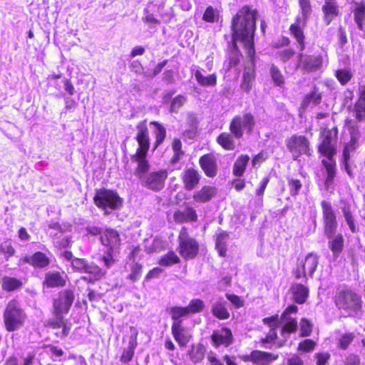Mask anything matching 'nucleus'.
Here are the masks:
<instances>
[{
  "mask_svg": "<svg viewBox=\"0 0 365 365\" xmlns=\"http://www.w3.org/2000/svg\"><path fill=\"white\" fill-rule=\"evenodd\" d=\"M258 10L252 4L242 6L232 16L230 24L232 43L235 50L239 51L237 43L242 45L251 66L245 67L240 88L249 93L256 81L255 42Z\"/></svg>",
  "mask_w": 365,
  "mask_h": 365,
  "instance_id": "1",
  "label": "nucleus"
},
{
  "mask_svg": "<svg viewBox=\"0 0 365 365\" xmlns=\"http://www.w3.org/2000/svg\"><path fill=\"white\" fill-rule=\"evenodd\" d=\"M136 130L135 140L138 147L135 153L130 155L131 161L136 163L134 175L138 178L143 187L154 192H159L165 187L168 171L166 169H160L148 173L150 167L147 159L150 147V138L147 119L139 121L136 124Z\"/></svg>",
  "mask_w": 365,
  "mask_h": 365,
  "instance_id": "2",
  "label": "nucleus"
},
{
  "mask_svg": "<svg viewBox=\"0 0 365 365\" xmlns=\"http://www.w3.org/2000/svg\"><path fill=\"white\" fill-rule=\"evenodd\" d=\"M75 292L71 289H65L59 291L52 299L51 313L53 317L46 321L44 326L48 329H61L60 334L56 333V336L67 337L71 330V324L64 318V315L69 313L75 301Z\"/></svg>",
  "mask_w": 365,
  "mask_h": 365,
  "instance_id": "3",
  "label": "nucleus"
},
{
  "mask_svg": "<svg viewBox=\"0 0 365 365\" xmlns=\"http://www.w3.org/2000/svg\"><path fill=\"white\" fill-rule=\"evenodd\" d=\"M26 319V312L19 300H9L3 312V322L6 331L13 332L19 330L24 325Z\"/></svg>",
  "mask_w": 365,
  "mask_h": 365,
  "instance_id": "4",
  "label": "nucleus"
},
{
  "mask_svg": "<svg viewBox=\"0 0 365 365\" xmlns=\"http://www.w3.org/2000/svg\"><path fill=\"white\" fill-rule=\"evenodd\" d=\"M334 304L339 310H343L347 317H353L361 311L362 300L359 294L351 289L346 288L337 292Z\"/></svg>",
  "mask_w": 365,
  "mask_h": 365,
  "instance_id": "5",
  "label": "nucleus"
},
{
  "mask_svg": "<svg viewBox=\"0 0 365 365\" xmlns=\"http://www.w3.org/2000/svg\"><path fill=\"white\" fill-rule=\"evenodd\" d=\"M178 252L185 260L196 258L200 252L199 242L190 235L189 229L182 226L178 236Z\"/></svg>",
  "mask_w": 365,
  "mask_h": 365,
  "instance_id": "6",
  "label": "nucleus"
},
{
  "mask_svg": "<svg viewBox=\"0 0 365 365\" xmlns=\"http://www.w3.org/2000/svg\"><path fill=\"white\" fill-rule=\"evenodd\" d=\"M338 128L336 126L332 128H322L319 133V143L317 145V151L321 156L324 158H334L336 154V143L338 140Z\"/></svg>",
  "mask_w": 365,
  "mask_h": 365,
  "instance_id": "7",
  "label": "nucleus"
},
{
  "mask_svg": "<svg viewBox=\"0 0 365 365\" xmlns=\"http://www.w3.org/2000/svg\"><path fill=\"white\" fill-rule=\"evenodd\" d=\"M93 202L98 208L103 210H115L123 206V200L115 190L99 188L96 190Z\"/></svg>",
  "mask_w": 365,
  "mask_h": 365,
  "instance_id": "8",
  "label": "nucleus"
},
{
  "mask_svg": "<svg viewBox=\"0 0 365 365\" xmlns=\"http://www.w3.org/2000/svg\"><path fill=\"white\" fill-rule=\"evenodd\" d=\"M285 145L294 160H299L302 155L311 156L312 148L309 138L300 134H293L285 140Z\"/></svg>",
  "mask_w": 365,
  "mask_h": 365,
  "instance_id": "9",
  "label": "nucleus"
},
{
  "mask_svg": "<svg viewBox=\"0 0 365 365\" xmlns=\"http://www.w3.org/2000/svg\"><path fill=\"white\" fill-rule=\"evenodd\" d=\"M256 120L254 115L250 113H244L242 115H235L230 122L229 130L236 136V139L243 137L245 132L251 134L255 130Z\"/></svg>",
  "mask_w": 365,
  "mask_h": 365,
  "instance_id": "10",
  "label": "nucleus"
},
{
  "mask_svg": "<svg viewBox=\"0 0 365 365\" xmlns=\"http://www.w3.org/2000/svg\"><path fill=\"white\" fill-rule=\"evenodd\" d=\"M323 66V56L321 53L305 54L300 51L297 54V68L305 73H314Z\"/></svg>",
  "mask_w": 365,
  "mask_h": 365,
  "instance_id": "11",
  "label": "nucleus"
},
{
  "mask_svg": "<svg viewBox=\"0 0 365 365\" xmlns=\"http://www.w3.org/2000/svg\"><path fill=\"white\" fill-rule=\"evenodd\" d=\"M322 212V222L325 236H331L336 232L338 222L336 214L331 202L322 200L320 203Z\"/></svg>",
  "mask_w": 365,
  "mask_h": 365,
  "instance_id": "12",
  "label": "nucleus"
},
{
  "mask_svg": "<svg viewBox=\"0 0 365 365\" xmlns=\"http://www.w3.org/2000/svg\"><path fill=\"white\" fill-rule=\"evenodd\" d=\"M308 22H304L299 16L294 19L289 27V31L292 38L299 45V51H304L306 48V36L304 29Z\"/></svg>",
  "mask_w": 365,
  "mask_h": 365,
  "instance_id": "13",
  "label": "nucleus"
},
{
  "mask_svg": "<svg viewBox=\"0 0 365 365\" xmlns=\"http://www.w3.org/2000/svg\"><path fill=\"white\" fill-rule=\"evenodd\" d=\"M21 264H27L36 269H43L51 264L50 257L43 252L36 251L20 259Z\"/></svg>",
  "mask_w": 365,
  "mask_h": 365,
  "instance_id": "14",
  "label": "nucleus"
},
{
  "mask_svg": "<svg viewBox=\"0 0 365 365\" xmlns=\"http://www.w3.org/2000/svg\"><path fill=\"white\" fill-rule=\"evenodd\" d=\"M199 165L205 175L213 178L217 175L218 165L214 153H209L202 155L199 158Z\"/></svg>",
  "mask_w": 365,
  "mask_h": 365,
  "instance_id": "15",
  "label": "nucleus"
},
{
  "mask_svg": "<svg viewBox=\"0 0 365 365\" xmlns=\"http://www.w3.org/2000/svg\"><path fill=\"white\" fill-rule=\"evenodd\" d=\"M67 276L63 271H48L45 273L44 279L42 282L43 287L48 289L61 288L66 285Z\"/></svg>",
  "mask_w": 365,
  "mask_h": 365,
  "instance_id": "16",
  "label": "nucleus"
},
{
  "mask_svg": "<svg viewBox=\"0 0 365 365\" xmlns=\"http://www.w3.org/2000/svg\"><path fill=\"white\" fill-rule=\"evenodd\" d=\"M213 347L218 348L230 346L234 342V337L231 329L224 327L220 331H214L210 336Z\"/></svg>",
  "mask_w": 365,
  "mask_h": 365,
  "instance_id": "17",
  "label": "nucleus"
},
{
  "mask_svg": "<svg viewBox=\"0 0 365 365\" xmlns=\"http://www.w3.org/2000/svg\"><path fill=\"white\" fill-rule=\"evenodd\" d=\"M183 187L186 190H194L200 183L201 175L195 167L186 168L180 175Z\"/></svg>",
  "mask_w": 365,
  "mask_h": 365,
  "instance_id": "18",
  "label": "nucleus"
},
{
  "mask_svg": "<svg viewBox=\"0 0 365 365\" xmlns=\"http://www.w3.org/2000/svg\"><path fill=\"white\" fill-rule=\"evenodd\" d=\"M101 244L108 247V250H114L119 248L121 240L119 232L113 228L107 227L100 236Z\"/></svg>",
  "mask_w": 365,
  "mask_h": 365,
  "instance_id": "19",
  "label": "nucleus"
},
{
  "mask_svg": "<svg viewBox=\"0 0 365 365\" xmlns=\"http://www.w3.org/2000/svg\"><path fill=\"white\" fill-rule=\"evenodd\" d=\"M171 334L180 348L187 346L192 336L183 324H171Z\"/></svg>",
  "mask_w": 365,
  "mask_h": 365,
  "instance_id": "20",
  "label": "nucleus"
},
{
  "mask_svg": "<svg viewBox=\"0 0 365 365\" xmlns=\"http://www.w3.org/2000/svg\"><path fill=\"white\" fill-rule=\"evenodd\" d=\"M185 209L177 210L173 213V220L177 224L195 222L198 220L196 210L192 206L185 203Z\"/></svg>",
  "mask_w": 365,
  "mask_h": 365,
  "instance_id": "21",
  "label": "nucleus"
},
{
  "mask_svg": "<svg viewBox=\"0 0 365 365\" xmlns=\"http://www.w3.org/2000/svg\"><path fill=\"white\" fill-rule=\"evenodd\" d=\"M357 95L353 106V114L356 121L365 122V83L359 85Z\"/></svg>",
  "mask_w": 365,
  "mask_h": 365,
  "instance_id": "22",
  "label": "nucleus"
},
{
  "mask_svg": "<svg viewBox=\"0 0 365 365\" xmlns=\"http://www.w3.org/2000/svg\"><path fill=\"white\" fill-rule=\"evenodd\" d=\"M322 11L323 21L326 25H329L334 19L341 14L337 0H324Z\"/></svg>",
  "mask_w": 365,
  "mask_h": 365,
  "instance_id": "23",
  "label": "nucleus"
},
{
  "mask_svg": "<svg viewBox=\"0 0 365 365\" xmlns=\"http://www.w3.org/2000/svg\"><path fill=\"white\" fill-rule=\"evenodd\" d=\"M217 187L211 185H204L200 190L193 192L192 199L195 203L204 204L212 200L217 195Z\"/></svg>",
  "mask_w": 365,
  "mask_h": 365,
  "instance_id": "24",
  "label": "nucleus"
},
{
  "mask_svg": "<svg viewBox=\"0 0 365 365\" xmlns=\"http://www.w3.org/2000/svg\"><path fill=\"white\" fill-rule=\"evenodd\" d=\"M322 164L325 169L327 175L324 186L328 189L334 183L336 175V161L334 158H326V159L322 160Z\"/></svg>",
  "mask_w": 365,
  "mask_h": 365,
  "instance_id": "25",
  "label": "nucleus"
},
{
  "mask_svg": "<svg viewBox=\"0 0 365 365\" xmlns=\"http://www.w3.org/2000/svg\"><path fill=\"white\" fill-rule=\"evenodd\" d=\"M329 240L328 247L334 257H338L344 249V238L341 233L334 232L331 236H326Z\"/></svg>",
  "mask_w": 365,
  "mask_h": 365,
  "instance_id": "26",
  "label": "nucleus"
},
{
  "mask_svg": "<svg viewBox=\"0 0 365 365\" xmlns=\"http://www.w3.org/2000/svg\"><path fill=\"white\" fill-rule=\"evenodd\" d=\"M290 291L292 296V300L298 304H304L309 297V289L307 286L302 284H292L290 287Z\"/></svg>",
  "mask_w": 365,
  "mask_h": 365,
  "instance_id": "27",
  "label": "nucleus"
},
{
  "mask_svg": "<svg viewBox=\"0 0 365 365\" xmlns=\"http://www.w3.org/2000/svg\"><path fill=\"white\" fill-rule=\"evenodd\" d=\"M297 262L305 270L308 276L312 277L318 266L319 257L316 254L309 253L305 257L298 259Z\"/></svg>",
  "mask_w": 365,
  "mask_h": 365,
  "instance_id": "28",
  "label": "nucleus"
},
{
  "mask_svg": "<svg viewBox=\"0 0 365 365\" xmlns=\"http://www.w3.org/2000/svg\"><path fill=\"white\" fill-rule=\"evenodd\" d=\"M236 136L230 132H222L216 138V143L225 150L232 151L236 148Z\"/></svg>",
  "mask_w": 365,
  "mask_h": 365,
  "instance_id": "29",
  "label": "nucleus"
},
{
  "mask_svg": "<svg viewBox=\"0 0 365 365\" xmlns=\"http://www.w3.org/2000/svg\"><path fill=\"white\" fill-rule=\"evenodd\" d=\"M354 8L352 11L354 21L357 29L364 31L365 30V1H361L355 2Z\"/></svg>",
  "mask_w": 365,
  "mask_h": 365,
  "instance_id": "30",
  "label": "nucleus"
},
{
  "mask_svg": "<svg viewBox=\"0 0 365 365\" xmlns=\"http://www.w3.org/2000/svg\"><path fill=\"white\" fill-rule=\"evenodd\" d=\"M341 202V210L349 228L353 234L358 232L359 228L356 226L351 205L346 201Z\"/></svg>",
  "mask_w": 365,
  "mask_h": 365,
  "instance_id": "31",
  "label": "nucleus"
},
{
  "mask_svg": "<svg viewBox=\"0 0 365 365\" xmlns=\"http://www.w3.org/2000/svg\"><path fill=\"white\" fill-rule=\"evenodd\" d=\"M205 354L206 347L202 343L192 344L187 351L190 360L195 364L202 362L205 359Z\"/></svg>",
  "mask_w": 365,
  "mask_h": 365,
  "instance_id": "32",
  "label": "nucleus"
},
{
  "mask_svg": "<svg viewBox=\"0 0 365 365\" xmlns=\"http://www.w3.org/2000/svg\"><path fill=\"white\" fill-rule=\"evenodd\" d=\"M278 358V354L261 350H254L255 365H269L273 361L277 360Z\"/></svg>",
  "mask_w": 365,
  "mask_h": 365,
  "instance_id": "33",
  "label": "nucleus"
},
{
  "mask_svg": "<svg viewBox=\"0 0 365 365\" xmlns=\"http://www.w3.org/2000/svg\"><path fill=\"white\" fill-rule=\"evenodd\" d=\"M250 160V156L247 154H241L239 155L233 164V176L236 178H241L245 173Z\"/></svg>",
  "mask_w": 365,
  "mask_h": 365,
  "instance_id": "34",
  "label": "nucleus"
},
{
  "mask_svg": "<svg viewBox=\"0 0 365 365\" xmlns=\"http://www.w3.org/2000/svg\"><path fill=\"white\" fill-rule=\"evenodd\" d=\"M168 313L173 320L172 324H183L182 318L189 317L186 307L173 306L168 309Z\"/></svg>",
  "mask_w": 365,
  "mask_h": 365,
  "instance_id": "35",
  "label": "nucleus"
},
{
  "mask_svg": "<svg viewBox=\"0 0 365 365\" xmlns=\"http://www.w3.org/2000/svg\"><path fill=\"white\" fill-rule=\"evenodd\" d=\"M22 287L23 282L19 279L9 276H4L1 278V289L4 292H12Z\"/></svg>",
  "mask_w": 365,
  "mask_h": 365,
  "instance_id": "36",
  "label": "nucleus"
},
{
  "mask_svg": "<svg viewBox=\"0 0 365 365\" xmlns=\"http://www.w3.org/2000/svg\"><path fill=\"white\" fill-rule=\"evenodd\" d=\"M322 99V93L319 91V88L314 86L312 90L304 97L301 107L302 109L305 110L311 103H313L314 105H319L321 103Z\"/></svg>",
  "mask_w": 365,
  "mask_h": 365,
  "instance_id": "37",
  "label": "nucleus"
},
{
  "mask_svg": "<svg viewBox=\"0 0 365 365\" xmlns=\"http://www.w3.org/2000/svg\"><path fill=\"white\" fill-rule=\"evenodd\" d=\"M150 125L155 127L156 130L154 132V143L153 150L155 151L165 141L166 138V129L158 121L153 120L150 122Z\"/></svg>",
  "mask_w": 365,
  "mask_h": 365,
  "instance_id": "38",
  "label": "nucleus"
},
{
  "mask_svg": "<svg viewBox=\"0 0 365 365\" xmlns=\"http://www.w3.org/2000/svg\"><path fill=\"white\" fill-rule=\"evenodd\" d=\"M137 335L138 333L135 331V335L132 336L129 340L128 348L125 349L120 355V361L123 364H128L132 361L135 354V349L138 345Z\"/></svg>",
  "mask_w": 365,
  "mask_h": 365,
  "instance_id": "39",
  "label": "nucleus"
},
{
  "mask_svg": "<svg viewBox=\"0 0 365 365\" xmlns=\"http://www.w3.org/2000/svg\"><path fill=\"white\" fill-rule=\"evenodd\" d=\"M194 75L197 83L202 87L215 86L217 85V76L216 73L204 76L201 71L197 68L194 71Z\"/></svg>",
  "mask_w": 365,
  "mask_h": 365,
  "instance_id": "40",
  "label": "nucleus"
},
{
  "mask_svg": "<svg viewBox=\"0 0 365 365\" xmlns=\"http://www.w3.org/2000/svg\"><path fill=\"white\" fill-rule=\"evenodd\" d=\"M334 77L342 86L347 85L354 78V73L351 68H338L334 71Z\"/></svg>",
  "mask_w": 365,
  "mask_h": 365,
  "instance_id": "41",
  "label": "nucleus"
},
{
  "mask_svg": "<svg viewBox=\"0 0 365 365\" xmlns=\"http://www.w3.org/2000/svg\"><path fill=\"white\" fill-rule=\"evenodd\" d=\"M269 75L273 84L279 88H283L285 84V78L282 71L274 63H272L269 66Z\"/></svg>",
  "mask_w": 365,
  "mask_h": 365,
  "instance_id": "42",
  "label": "nucleus"
},
{
  "mask_svg": "<svg viewBox=\"0 0 365 365\" xmlns=\"http://www.w3.org/2000/svg\"><path fill=\"white\" fill-rule=\"evenodd\" d=\"M212 315L220 320L228 319L230 317V312L227 310L225 304L220 302L213 303L211 308Z\"/></svg>",
  "mask_w": 365,
  "mask_h": 365,
  "instance_id": "43",
  "label": "nucleus"
},
{
  "mask_svg": "<svg viewBox=\"0 0 365 365\" xmlns=\"http://www.w3.org/2000/svg\"><path fill=\"white\" fill-rule=\"evenodd\" d=\"M229 237V232L222 231L217 235L215 239V249L217 250L220 257H225L227 255V244L226 240Z\"/></svg>",
  "mask_w": 365,
  "mask_h": 365,
  "instance_id": "44",
  "label": "nucleus"
},
{
  "mask_svg": "<svg viewBox=\"0 0 365 365\" xmlns=\"http://www.w3.org/2000/svg\"><path fill=\"white\" fill-rule=\"evenodd\" d=\"M180 257L173 250H169L163 255L158 260V264L163 267H171L180 263Z\"/></svg>",
  "mask_w": 365,
  "mask_h": 365,
  "instance_id": "45",
  "label": "nucleus"
},
{
  "mask_svg": "<svg viewBox=\"0 0 365 365\" xmlns=\"http://www.w3.org/2000/svg\"><path fill=\"white\" fill-rule=\"evenodd\" d=\"M349 132L350 134V140L348 143H345L344 147L353 152L358 146V137L359 135L358 126L355 125H350L349 127Z\"/></svg>",
  "mask_w": 365,
  "mask_h": 365,
  "instance_id": "46",
  "label": "nucleus"
},
{
  "mask_svg": "<svg viewBox=\"0 0 365 365\" xmlns=\"http://www.w3.org/2000/svg\"><path fill=\"white\" fill-rule=\"evenodd\" d=\"M185 307L187 308L189 316H190L203 312L205 308V304L202 299L195 298L191 299L189 302V304Z\"/></svg>",
  "mask_w": 365,
  "mask_h": 365,
  "instance_id": "47",
  "label": "nucleus"
},
{
  "mask_svg": "<svg viewBox=\"0 0 365 365\" xmlns=\"http://www.w3.org/2000/svg\"><path fill=\"white\" fill-rule=\"evenodd\" d=\"M83 272L89 274L96 277V279H101L106 274V272L102 269L93 262H88Z\"/></svg>",
  "mask_w": 365,
  "mask_h": 365,
  "instance_id": "48",
  "label": "nucleus"
},
{
  "mask_svg": "<svg viewBox=\"0 0 365 365\" xmlns=\"http://www.w3.org/2000/svg\"><path fill=\"white\" fill-rule=\"evenodd\" d=\"M298 4L299 6L300 13H301V19L304 21V22H308L313 9L310 0H298Z\"/></svg>",
  "mask_w": 365,
  "mask_h": 365,
  "instance_id": "49",
  "label": "nucleus"
},
{
  "mask_svg": "<svg viewBox=\"0 0 365 365\" xmlns=\"http://www.w3.org/2000/svg\"><path fill=\"white\" fill-rule=\"evenodd\" d=\"M297 52L293 48L288 47L278 51L277 53V57L278 58L281 63H282L283 64H287L292 59L294 58Z\"/></svg>",
  "mask_w": 365,
  "mask_h": 365,
  "instance_id": "50",
  "label": "nucleus"
},
{
  "mask_svg": "<svg viewBox=\"0 0 365 365\" xmlns=\"http://www.w3.org/2000/svg\"><path fill=\"white\" fill-rule=\"evenodd\" d=\"M0 253L4 255L6 259L15 255L16 249L10 239H7L0 244Z\"/></svg>",
  "mask_w": 365,
  "mask_h": 365,
  "instance_id": "51",
  "label": "nucleus"
},
{
  "mask_svg": "<svg viewBox=\"0 0 365 365\" xmlns=\"http://www.w3.org/2000/svg\"><path fill=\"white\" fill-rule=\"evenodd\" d=\"M287 185L289 193L292 196L296 197L299 194L302 187V183L300 180L287 177Z\"/></svg>",
  "mask_w": 365,
  "mask_h": 365,
  "instance_id": "52",
  "label": "nucleus"
},
{
  "mask_svg": "<svg viewBox=\"0 0 365 365\" xmlns=\"http://www.w3.org/2000/svg\"><path fill=\"white\" fill-rule=\"evenodd\" d=\"M355 335L352 332H346L342 334L338 339V348L341 350H346L350 344L354 341Z\"/></svg>",
  "mask_w": 365,
  "mask_h": 365,
  "instance_id": "53",
  "label": "nucleus"
},
{
  "mask_svg": "<svg viewBox=\"0 0 365 365\" xmlns=\"http://www.w3.org/2000/svg\"><path fill=\"white\" fill-rule=\"evenodd\" d=\"M219 19V12L217 9L208 6L202 15V20L207 23H214Z\"/></svg>",
  "mask_w": 365,
  "mask_h": 365,
  "instance_id": "54",
  "label": "nucleus"
},
{
  "mask_svg": "<svg viewBox=\"0 0 365 365\" xmlns=\"http://www.w3.org/2000/svg\"><path fill=\"white\" fill-rule=\"evenodd\" d=\"M297 327L298 324L297 319L295 318H289L283 325L281 329V334H293L296 332V331L297 330Z\"/></svg>",
  "mask_w": 365,
  "mask_h": 365,
  "instance_id": "55",
  "label": "nucleus"
},
{
  "mask_svg": "<svg viewBox=\"0 0 365 365\" xmlns=\"http://www.w3.org/2000/svg\"><path fill=\"white\" fill-rule=\"evenodd\" d=\"M316 346L317 343L314 340L306 339L299 343L297 350L299 351L309 353L314 350Z\"/></svg>",
  "mask_w": 365,
  "mask_h": 365,
  "instance_id": "56",
  "label": "nucleus"
},
{
  "mask_svg": "<svg viewBox=\"0 0 365 365\" xmlns=\"http://www.w3.org/2000/svg\"><path fill=\"white\" fill-rule=\"evenodd\" d=\"M312 332V324L306 318H302L300 322L299 336H309Z\"/></svg>",
  "mask_w": 365,
  "mask_h": 365,
  "instance_id": "57",
  "label": "nucleus"
},
{
  "mask_svg": "<svg viewBox=\"0 0 365 365\" xmlns=\"http://www.w3.org/2000/svg\"><path fill=\"white\" fill-rule=\"evenodd\" d=\"M142 271H143V265L139 262H135L131 267V272L128 276V279L131 280L133 282H136L139 279L140 276L141 275Z\"/></svg>",
  "mask_w": 365,
  "mask_h": 365,
  "instance_id": "58",
  "label": "nucleus"
},
{
  "mask_svg": "<svg viewBox=\"0 0 365 365\" xmlns=\"http://www.w3.org/2000/svg\"><path fill=\"white\" fill-rule=\"evenodd\" d=\"M290 44L291 40L288 36H281L277 41L272 42L271 47L274 49L286 48L289 47Z\"/></svg>",
  "mask_w": 365,
  "mask_h": 365,
  "instance_id": "59",
  "label": "nucleus"
},
{
  "mask_svg": "<svg viewBox=\"0 0 365 365\" xmlns=\"http://www.w3.org/2000/svg\"><path fill=\"white\" fill-rule=\"evenodd\" d=\"M290 44L291 40L288 36H281L277 41L272 42L271 47L274 49L286 48L289 47Z\"/></svg>",
  "mask_w": 365,
  "mask_h": 365,
  "instance_id": "60",
  "label": "nucleus"
},
{
  "mask_svg": "<svg viewBox=\"0 0 365 365\" xmlns=\"http://www.w3.org/2000/svg\"><path fill=\"white\" fill-rule=\"evenodd\" d=\"M185 97L181 94L175 96L171 101L170 112L177 113L185 102Z\"/></svg>",
  "mask_w": 365,
  "mask_h": 365,
  "instance_id": "61",
  "label": "nucleus"
},
{
  "mask_svg": "<svg viewBox=\"0 0 365 365\" xmlns=\"http://www.w3.org/2000/svg\"><path fill=\"white\" fill-rule=\"evenodd\" d=\"M88 262L84 258L75 257L71 261V267L75 272L82 273Z\"/></svg>",
  "mask_w": 365,
  "mask_h": 365,
  "instance_id": "62",
  "label": "nucleus"
},
{
  "mask_svg": "<svg viewBox=\"0 0 365 365\" xmlns=\"http://www.w3.org/2000/svg\"><path fill=\"white\" fill-rule=\"evenodd\" d=\"M314 357L316 360V365H327L331 354L329 352H318L314 354Z\"/></svg>",
  "mask_w": 365,
  "mask_h": 365,
  "instance_id": "63",
  "label": "nucleus"
},
{
  "mask_svg": "<svg viewBox=\"0 0 365 365\" xmlns=\"http://www.w3.org/2000/svg\"><path fill=\"white\" fill-rule=\"evenodd\" d=\"M292 273L296 279H304V282H307L308 279L307 273L302 268L298 262L297 263L296 267L292 269Z\"/></svg>",
  "mask_w": 365,
  "mask_h": 365,
  "instance_id": "64",
  "label": "nucleus"
}]
</instances>
